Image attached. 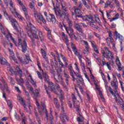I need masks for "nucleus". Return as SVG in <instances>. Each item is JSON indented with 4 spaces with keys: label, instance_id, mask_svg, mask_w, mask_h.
Masks as SVG:
<instances>
[{
    "label": "nucleus",
    "instance_id": "1",
    "mask_svg": "<svg viewBox=\"0 0 124 124\" xmlns=\"http://www.w3.org/2000/svg\"><path fill=\"white\" fill-rule=\"evenodd\" d=\"M29 27L27 26L26 27V31L27 32L28 35L32 39V38H35V39H38V35H37V31H38V30L36 27L31 24V22L29 23Z\"/></svg>",
    "mask_w": 124,
    "mask_h": 124
},
{
    "label": "nucleus",
    "instance_id": "2",
    "mask_svg": "<svg viewBox=\"0 0 124 124\" xmlns=\"http://www.w3.org/2000/svg\"><path fill=\"white\" fill-rule=\"evenodd\" d=\"M14 74L16 76H17V75H19L20 79H18L17 77H16V80L17 82L18 85H20L22 87L23 89H25V86H24V79L22 78V76H23V71L22 70L20 69L19 66H16L15 67V71L14 72Z\"/></svg>",
    "mask_w": 124,
    "mask_h": 124
},
{
    "label": "nucleus",
    "instance_id": "3",
    "mask_svg": "<svg viewBox=\"0 0 124 124\" xmlns=\"http://www.w3.org/2000/svg\"><path fill=\"white\" fill-rule=\"evenodd\" d=\"M4 17H5L6 19L7 20H9L12 23V25L14 29L17 31V32H20V30H19V24H18V22L16 21V19H13V17H12V16H10L7 13V12L4 11Z\"/></svg>",
    "mask_w": 124,
    "mask_h": 124
},
{
    "label": "nucleus",
    "instance_id": "4",
    "mask_svg": "<svg viewBox=\"0 0 124 124\" xmlns=\"http://www.w3.org/2000/svg\"><path fill=\"white\" fill-rule=\"evenodd\" d=\"M62 11L61 12V10L58 11V16L63 20V21H64L65 19L68 18V13L67 12L66 8L65 7H64V8H62Z\"/></svg>",
    "mask_w": 124,
    "mask_h": 124
},
{
    "label": "nucleus",
    "instance_id": "5",
    "mask_svg": "<svg viewBox=\"0 0 124 124\" xmlns=\"http://www.w3.org/2000/svg\"><path fill=\"white\" fill-rule=\"evenodd\" d=\"M41 108L42 109V111L41 110H40V109H38L39 113L40 116H42L43 114H46V116L47 118V120L48 121L49 120V118L48 117V111H47V108H46V106L44 102H41Z\"/></svg>",
    "mask_w": 124,
    "mask_h": 124
},
{
    "label": "nucleus",
    "instance_id": "6",
    "mask_svg": "<svg viewBox=\"0 0 124 124\" xmlns=\"http://www.w3.org/2000/svg\"><path fill=\"white\" fill-rule=\"evenodd\" d=\"M17 46L22 47V51L23 53H26L28 50V46H27V42L26 40H23V43H22V39H18V43L17 44Z\"/></svg>",
    "mask_w": 124,
    "mask_h": 124
},
{
    "label": "nucleus",
    "instance_id": "7",
    "mask_svg": "<svg viewBox=\"0 0 124 124\" xmlns=\"http://www.w3.org/2000/svg\"><path fill=\"white\" fill-rule=\"evenodd\" d=\"M34 17L38 23H39V21L42 22L43 24H46V20L43 17V16L41 14H38L36 11L34 12Z\"/></svg>",
    "mask_w": 124,
    "mask_h": 124
},
{
    "label": "nucleus",
    "instance_id": "8",
    "mask_svg": "<svg viewBox=\"0 0 124 124\" xmlns=\"http://www.w3.org/2000/svg\"><path fill=\"white\" fill-rule=\"evenodd\" d=\"M54 80L56 82L62 85L64 89H67V86L65 85V83L64 82V80H63L62 75H59L57 78L56 77L54 78Z\"/></svg>",
    "mask_w": 124,
    "mask_h": 124
},
{
    "label": "nucleus",
    "instance_id": "9",
    "mask_svg": "<svg viewBox=\"0 0 124 124\" xmlns=\"http://www.w3.org/2000/svg\"><path fill=\"white\" fill-rule=\"evenodd\" d=\"M76 111L78 112L77 115H79V117L77 118V121L78 122V124H85L84 123V117L80 114L81 110L79 108H76Z\"/></svg>",
    "mask_w": 124,
    "mask_h": 124
},
{
    "label": "nucleus",
    "instance_id": "10",
    "mask_svg": "<svg viewBox=\"0 0 124 124\" xmlns=\"http://www.w3.org/2000/svg\"><path fill=\"white\" fill-rule=\"evenodd\" d=\"M48 89L52 93H54L55 94H58V92L56 90V84H54L53 82H50L48 84Z\"/></svg>",
    "mask_w": 124,
    "mask_h": 124
},
{
    "label": "nucleus",
    "instance_id": "11",
    "mask_svg": "<svg viewBox=\"0 0 124 124\" xmlns=\"http://www.w3.org/2000/svg\"><path fill=\"white\" fill-rule=\"evenodd\" d=\"M105 52L106 53V54H107V55L109 56L110 58L108 59H110L111 61V62H114V56L113 54H112V52H111L107 47H105Z\"/></svg>",
    "mask_w": 124,
    "mask_h": 124
},
{
    "label": "nucleus",
    "instance_id": "12",
    "mask_svg": "<svg viewBox=\"0 0 124 124\" xmlns=\"http://www.w3.org/2000/svg\"><path fill=\"white\" fill-rule=\"evenodd\" d=\"M74 28L75 30L78 31V32L81 33V35H84V32L83 31V29L80 27V25L77 23H75Z\"/></svg>",
    "mask_w": 124,
    "mask_h": 124
},
{
    "label": "nucleus",
    "instance_id": "13",
    "mask_svg": "<svg viewBox=\"0 0 124 124\" xmlns=\"http://www.w3.org/2000/svg\"><path fill=\"white\" fill-rule=\"evenodd\" d=\"M50 18L49 17H46V20L48 22H52L53 24H57L58 21L56 20V17L53 15H50Z\"/></svg>",
    "mask_w": 124,
    "mask_h": 124
},
{
    "label": "nucleus",
    "instance_id": "14",
    "mask_svg": "<svg viewBox=\"0 0 124 124\" xmlns=\"http://www.w3.org/2000/svg\"><path fill=\"white\" fill-rule=\"evenodd\" d=\"M64 118L65 119H66V120H67V121H69V118L68 117V116H67V115H66L65 113H64L61 114L60 116V118L63 124H66L65 122V120H64Z\"/></svg>",
    "mask_w": 124,
    "mask_h": 124
},
{
    "label": "nucleus",
    "instance_id": "15",
    "mask_svg": "<svg viewBox=\"0 0 124 124\" xmlns=\"http://www.w3.org/2000/svg\"><path fill=\"white\" fill-rule=\"evenodd\" d=\"M102 53L103 54L102 59V62H106V61H105V58L106 60L109 59L110 58V55H108V54H106V52L104 50L102 51Z\"/></svg>",
    "mask_w": 124,
    "mask_h": 124
},
{
    "label": "nucleus",
    "instance_id": "16",
    "mask_svg": "<svg viewBox=\"0 0 124 124\" xmlns=\"http://www.w3.org/2000/svg\"><path fill=\"white\" fill-rule=\"evenodd\" d=\"M110 84L111 87H114L115 91L118 90V87L119 86V83L118 82V81L112 80L110 82Z\"/></svg>",
    "mask_w": 124,
    "mask_h": 124
},
{
    "label": "nucleus",
    "instance_id": "17",
    "mask_svg": "<svg viewBox=\"0 0 124 124\" xmlns=\"http://www.w3.org/2000/svg\"><path fill=\"white\" fill-rule=\"evenodd\" d=\"M74 74L77 77H78L80 79H78V81L80 82L81 85L82 86H85V83L84 82V80L83 79V78H82V76L81 75L77 74L75 72L74 73Z\"/></svg>",
    "mask_w": 124,
    "mask_h": 124
},
{
    "label": "nucleus",
    "instance_id": "18",
    "mask_svg": "<svg viewBox=\"0 0 124 124\" xmlns=\"http://www.w3.org/2000/svg\"><path fill=\"white\" fill-rule=\"evenodd\" d=\"M1 82L3 85V87H2V88H4V89H5L6 92H7L8 93H10V90H9V88H8L7 83H6V82H5V80H4V79H2Z\"/></svg>",
    "mask_w": 124,
    "mask_h": 124
},
{
    "label": "nucleus",
    "instance_id": "19",
    "mask_svg": "<svg viewBox=\"0 0 124 124\" xmlns=\"http://www.w3.org/2000/svg\"><path fill=\"white\" fill-rule=\"evenodd\" d=\"M71 47L72 49H73V51L74 52L76 56H79V55H80L79 52H78V50H77L76 46H75V45H74L73 44H71Z\"/></svg>",
    "mask_w": 124,
    "mask_h": 124
},
{
    "label": "nucleus",
    "instance_id": "20",
    "mask_svg": "<svg viewBox=\"0 0 124 124\" xmlns=\"http://www.w3.org/2000/svg\"><path fill=\"white\" fill-rule=\"evenodd\" d=\"M62 36H63L64 38V40H63L64 43L66 44V45H68V43H69V40H68L67 35L65 34L64 32H62Z\"/></svg>",
    "mask_w": 124,
    "mask_h": 124
},
{
    "label": "nucleus",
    "instance_id": "21",
    "mask_svg": "<svg viewBox=\"0 0 124 124\" xmlns=\"http://www.w3.org/2000/svg\"><path fill=\"white\" fill-rule=\"evenodd\" d=\"M105 64H106L108 69H109V70H111L112 69V67L111 66H112L113 65V64H114V63L113 62H103V66H104V65H105Z\"/></svg>",
    "mask_w": 124,
    "mask_h": 124
},
{
    "label": "nucleus",
    "instance_id": "22",
    "mask_svg": "<svg viewBox=\"0 0 124 124\" xmlns=\"http://www.w3.org/2000/svg\"><path fill=\"white\" fill-rule=\"evenodd\" d=\"M73 9L74 10L75 13L76 14L82 15V11H81V9H79L76 7H74L73 8Z\"/></svg>",
    "mask_w": 124,
    "mask_h": 124
},
{
    "label": "nucleus",
    "instance_id": "23",
    "mask_svg": "<svg viewBox=\"0 0 124 124\" xmlns=\"http://www.w3.org/2000/svg\"><path fill=\"white\" fill-rule=\"evenodd\" d=\"M43 76L44 77L45 82H46L48 84H50V79H49V76L47 75V73H43Z\"/></svg>",
    "mask_w": 124,
    "mask_h": 124
},
{
    "label": "nucleus",
    "instance_id": "24",
    "mask_svg": "<svg viewBox=\"0 0 124 124\" xmlns=\"http://www.w3.org/2000/svg\"><path fill=\"white\" fill-rule=\"evenodd\" d=\"M77 84L78 86V88L81 92V93H84V90H83V88L85 87V84L84 86L82 85L83 86L82 87L80 85V84H81V82L79 81V80H77Z\"/></svg>",
    "mask_w": 124,
    "mask_h": 124
},
{
    "label": "nucleus",
    "instance_id": "25",
    "mask_svg": "<svg viewBox=\"0 0 124 124\" xmlns=\"http://www.w3.org/2000/svg\"><path fill=\"white\" fill-rule=\"evenodd\" d=\"M41 51L42 52V55L44 59H45L46 62H48V58L46 55V51L42 48H41Z\"/></svg>",
    "mask_w": 124,
    "mask_h": 124
},
{
    "label": "nucleus",
    "instance_id": "26",
    "mask_svg": "<svg viewBox=\"0 0 124 124\" xmlns=\"http://www.w3.org/2000/svg\"><path fill=\"white\" fill-rule=\"evenodd\" d=\"M116 64L118 66V71H123L124 69V67L122 65L121 62H117Z\"/></svg>",
    "mask_w": 124,
    "mask_h": 124
},
{
    "label": "nucleus",
    "instance_id": "27",
    "mask_svg": "<svg viewBox=\"0 0 124 124\" xmlns=\"http://www.w3.org/2000/svg\"><path fill=\"white\" fill-rule=\"evenodd\" d=\"M55 86L56 87V89L61 94H62L63 93V92H62V89H61V87H60V85L58 83H55Z\"/></svg>",
    "mask_w": 124,
    "mask_h": 124
},
{
    "label": "nucleus",
    "instance_id": "28",
    "mask_svg": "<svg viewBox=\"0 0 124 124\" xmlns=\"http://www.w3.org/2000/svg\"><path fill=\"white\" fill-rule=\"evenodd\" d=\"M64 76L65 78V82L67 84V85L68 86V85H69V78L70 77H69V76L68 75H67L66 73H64Z\"/></svg>",
    "mask_w": 124,
    "mask_h": 124
},
{
    "label": "nucleus",
    "instance_id": "29",
    "mask_svg": "<svg viewBox=\"0 0 124 124\" xmlns=\"http://www.w3.org/2000/svg\"><path fill=\"white\" fill-rule=\"evenodd\" d=\"M35 117L39 124H41V120L40 119V117L38 116V113L36 112H34Z\"/></svg>",
    "mask_w": 124,
    "mask_h": 124
},
{
    "label": "nucleus",
    "instance_id": "30",
    "mask_svg": "<svg viewBox=\"0 0 124 124\" xmlns=\"http://www.w3.org/2000/svg\"><path fill=\"white\" fill-rule=\"evenodd\" d=\"M54 104L57 108H60V103H59V101L56 98H54Z\"/></svg>",
    "mask_w": 124,
    "mask_h": 124
},
{
    "label": "nucleus",
    "instance_id": "31",
    "mask_svg": "<svg viewBox=\"0 0 124 124\" xmlns=\"http://www.w3.org/2000/svg\"><path fill=\"white\" fill-rule=\"evenodd\" d=\"M27 88L28 89H30V92H32V94H33L34 99H36V95L33 92V88L31 86Z\"/></svg>",
    "mask_w": 124,
    "mask_h": 124
},
{
    "label": "nucleus",
    "instance_id": "32",
    "mask_svg": "<svg viewBox=\"0 0 124 124\" xmlns=\"http://www.w3.org/2000/svg\"><path fill=\"white\" fill-rule=\"evenodd\" d=\"M19 102L21 105H22L25 109H26L27 105L26 104V101H25L24 99H22L21 101H20Z\"/></svg>",
    "mask_w": 124,
    "mask_h": 124
},
{
    "label": "nucleus",
    "instance_id": "33",
    "mask_svg": "<svg viewBox=\"0 0 124 124\" xmlns=\"http://www.w3.org/2000/svg\"><path fill=\"white\" fill-rule=\"evenodd\" d=\"M72 99L73 100V103L74 104V106H75V102L77 101V98H76V96H75V94H72Z\"/></svg>",
    "mask_w": 124,
    "mask_h": 124
},
{
    "label": "nucleus",
    "instance_id": "34",
    "mask_svg": "<svg viewBox=\"0 0 124 124\" xmlns=\"http://www.w3.org/2000/svg\"><path fill=\"white\" fill-rule=\"evenodd\" d=\"M0 88L2 91H3V97L5 98V99H7L6 96H5V92H4V88L2 87V84L1 83L0 84Z\"/></svg>",
    "mask_w": 124,
    "mask_h": 124
},
{
    "label": "nucleus",
    "instance_id": "35",
    "mask_svg": "<svg viewBox=\"0 0 124 124\" xmlns=\"http://www.w3.org/2000/svg\"><path fill=\"white\" fill-rule=\"evenodd\" d=\"M14 11L16 16L18 17V19H20V20H23V17H22V16H21V15H20V14H19L17 11H16V9H14Z\"/></svg>",
    "mask_w": 124,
    "mask_h": 124
},
{
    "label": "nucleus",
    "instance_id": "36",
    "mask_svg": "<svg viewBox=\"0 0 124 124\" xmlns=\"http://www.w3.org/2000/svg\"><path fill=\"white\" fill-rule=\"evenodd\" d=\"M52 32L51 31H49L48 32H47V37L50 41L53 42V37H52Z\"/></svg>",
    "mask_w": 124,
    "mask_h": 124
},
{
    "label": "nucleus",
    "instance_id": "37",
    "mask_svg": "<svg viewBox=\"0 0 124 124\" xmlns=\"http://www.w3.org/2000/svg\"><path fill=\"white\" fill-rule=\"evenodd\" d=\"M0 62H7V61L5 59V58H4L2 57V55H1V54L0 53Z\"/></svg>",
    "mask_w": 124,
    "mask_h": 124
},
{
    "label": "nucleus",
    "instance_id": "38",
    "mask_svg": "<svg viewBox=\"0 0 124 124\" xmlns=\"http://www.w3.org/2000/svg\"><path fill=\"white\" fill-rule=\"evenodd\" d=\"M69 69L70 70V75H73V74L75 72L73 70V68H72V65L70 64L69 66Z\"/></svg>",
    "mask_w": 124,
    "mask_h": 124
},
{
    "label": "nucleus",
    "instance_id": "39",
    "mask_svg": "<svg viewBox=\"0 0 124 124\" xmlns=\"http://www.w3.org/2000/svg\"><path fill=\"white\" fill-rule=\"evenodd\" d=\"M21 116L22 117V124H26V116H25V114L24 113H21Z\"/></svg>",
    "mask_w": 124,
    "mask_h": 124
},
{
    "label": "nucleus",
    "instance_id": "40",
    "mask_svg": "<svg viewBox=\"0 0 124 124\" xmlns=\"http://www.w3.org/2000/svg\"><path fill=\"white\" fill-rule=\"evenodd\" d=\"M10 37L12 40V41L13 42L14 44H15V45L16 46H18V45H17V41H16V40H15V39H14V38H13V37H12V35H11V34H10Z\"/></svg>",
    "mask_w": 124,
    "mask_h": 124
},
{
    "label": "nucleus",
    "instance_id": "41",
    "mask_svg": "<svg viewBox=\"0 0 124 124\" xmlns=\"http://www.w3.org/2000/svg\"><path fill=\"white\" fill-rule=\"evenodd\" d=\"M66 19H67V21L69 25V28H72V26L73 25V23L72 22V21L70 20L69 18H68H68Z\"/></svg>",
    "mask_w": 124,
    "mask_h": 124
},
{
    "label": "nucleus",
    "instance_id": "42",
    "mask_svg": "<svg viewBox=\"0 0 124 124\" xmlns=\"http://www.w3.org/2000/svg\"><path fill=\"white\" fill-rule=\"evenodd\" d=\"M8 107L10 108L11 110L12 109V102L11 100H9L7 101Z\"/></svg>",
    "mask_w": 124,
    "mask_h": 124
},
{
    "label": "nucleus",
    "instance_id": "43",
    "mask_svg": "<svg viewBox=\"0 0 124 124\" xmlns=\"http://www.w3.org/2000/svg\"><path fill=\"white\" fill-rule=\"evenodd\" d=\"M60 64L61 65V67H63L64 68H65V67H68V64L67 62H65L64 64L62 62H60Z\"/></svg>",
    "mask_w": 124,
    "mask_h": 124
},
{
    "label": "nucleus",
    "instance_id": "44",
    "mask_svg": "<svg viewBox=\"0 0 124 124\" xmlns=\"http://www.w3.org/2000/svg\"><path fill=\"white\" fill-rule=\"evenodd\" d=\"M25 57L26 58V60L25 61V62H31V58H30V55H26Z\"/></svg>",
    "mask_w": 124,
    "mask_h": 124
},
{
    "label": "nucleus",
    "instance_id": "45",
    "mask_svg": "<svg viewBox=\"0 0 124 124\" xmlns=\"http://www.w3.org/2000/svg\"><path fill=\"white\" fill-rule=\"evenodd\" d=\"M44 87L45 90H46V92L48 95V97H49V98H51V95H50V93H49V91H48V90H47L48 89V87H47L46 84H45Z\"/></svg>",
    "mask_w": 124,
    "mask_h": 124
},
{
    "label": "nucleus",
    "instance_id": "46",
    "mask_svg": "<svg viewBox=\"0 0 124 124\" xmlns=\"http://www.w3.org/2000/svg\"><path fill=\"white\" fill-rule=\"evenodd\" d=\"M24 92L25 93V95L28 98V100H31V97L30 96V93H29V92L28 91H27L26 90H25Z\"/></svg>",
    "mask_w": 124,
    "mask_h": 124
},
{
    "label": "nucleus",
    "instance_id": "47",
    "mask_svg": "<svg viewBox=\"0 0 124 124\" xmlns=\"http://www.w3.org/2000/svg\"><path fill=\"white\" fill-rule=\"evenodd\" d=\"M31 84L33 86V87H35V88H36V84L35 82H34V80H33V79L31 78V80L30 81Z\"/></svg>",
    "mask_w": 124,
    "mask_h": 124
},
{
    "label": "nucleus",
    "instance_id": "48",
    "mask_svg": "<svg viewBox=\"0 0 124 124\" xmlns=\"http://www.w3.org/2000/svg\"><path fill=\"white\" fill-rule=\"evenodd\" d=\"M50 73L53 76L54 78L56 77V71L53 69L50 70Z\"/></svg>",
    "mask_w": 124,
    "mask_h": 124
},
{
    "label": "nucleus",
    "instance_id": "49",
    "mask_svg": "<svg viewBox=\"0 0 124 124\" xmlns=\"http://www.w3.org/2000/svg\"><path fill=\"white\" fill-rule=\"evenodd\" d=\"M109 37V39L110 40V42L112 44V45H113V47H115V43H114V39H113V38H112V37Z\"/></svg>",
    "mask_w": 124,
    "mask_h": 124
},
{
    "label": "nucleus",
    "instance_id": "50",
    "mask_svg": "<svg viewBox=\"0 0 124 124\" xmlns=\"http://www.w3.org/2000/svg\"><path fill=\"white\" fill-rule=\"evenodd\" d=\"M111 4V3L109 1H107L105 4L104 8H107V7Z\"/></svg>",
    "mask_w": 124,
    "mask_h": 124
},
{
    "label": "nucleus",
    "instance_id": "51",
    "mask_svg": "<svg viewBox=\"0 0 124 124\" xmlns=\"http://www.w3.org/2000/svg\"><path fill=\"white\" fill-rule=\"evenodd\" d=\"M36 100V104L38 107V110H39V109H40V105H39V103L38 102V101H37V98H36V99H35Z\"/></svg>",
    "mask_w": 124,
    "mask_h": 124
},
{
    "label": "nucleus",
    "instance_id": "52",
    "mask_svg": "<svg viewBox=\"0 0 124 124\" xmlns=\"http://www.w3.org/2000/svg\"><path fill=\"white\" fill-rule=\"evenodd\" d=\"M16 58L18 59L19 62H23V59H22V57L20 56V55H19L18 54H16Z\"/></svg>",
    "mask_w": 124,
    "mask_h": 124
},
{
    "label": "nucleus",
    "instance_id": "53",
    "mask_svg": "<svg viewBox=\"0 0 124 124\" xmlns=\"http://www.w3.org/2000/svg\"><path fill=\"white\" fill-rule=\"evenodd\" d=\"M59 98H60V100L61 102V105H62H62H63L62 101L63 100V98H64V97H63V95H62V94H61V96L59 97Z\"/></svg>",
    "mask_w": 124,
    "mask_h": 124
},
{
    "label": "nucleus",
    "instance_id": "54",
    "mask_svg": "<svg viewBox=\"0 0 124 124\" xmlns=\"http://www.w3.org/2000/svg\"><path fill=\"white\" fill-rule=\"evenodd\" d=\"M16 119L17 120L19 121V122H21V118H20V116H19L18 115H17V113H16L15 115Z\"/></svg>",
    "mask_w": 124,
    "mask_h": 124
},
{
    "label": "nucleus",
    "instance_id": "55",
    "mask_svg": "<svg viewBox=\"0 0 124 124\" xmlns=\"http://www.w3.org/2000/svg\"><path fill=\"white\" fill-rule=\"evenodd\" d=\"M61 57L62 59L63 60L64 62H67L66 58H65V57H64V56H63L62 54H61Z\"/></svg>",
    "mask_w": 124,
    "mask_h": 124
},
{
    "label": "nucleus",
    "instance_id": "56",
    "mask_svg": "<svg viewBox=\"0 0 124 124\" xmlns=\"http://www.w3.org/2000/svg\"><path fill=\"white\" fill-rule=\"evenodd\" d=\"M56 52L57 60H58V62H61V59H60V55L59 54V52H58L57 51H56Z\"/></svg>",
    "mask_w": 124,
    "mask_h": 124
},
{
    "label": "nucleus",
    "instance_id": "57",
    "mask_svg": "<svg viewBox=\"0 0 124 124\" xmlns=\"http://www.w3.org/2000/svg\"><path fill=\"white\" fill-rule=\"evenodd\" d=\"M35 93H36V98H37L38 96V95L39 94V93H40V91H39V90L38 89H35Z\"/></svg>",
    "mask_w": 124,
    "mask_h": 124
},
{
    "label": "nucleus",
    "instance_id": "58",
    "mask_svg": "<svg viewBox=\"0 0 124 124\" xmlns=\"http://www.w3.org/2000/svg\"><path fill=\"white\" fill-rule=\"evenodd\" d=\"M68 31L71 32V35L73 34H74V31H73V29H72V27L69 28Z\"/></svg>",
    "mask_w": 124,
    "mask_h": 124
},
{
    "label": "nucleus",
    "instance_id": "59",
    "mask_svg": "<svg viewBox=\"0 0 124 124\" xmlns=\"http://www.w3.org/2000/svg\"><path fill=\"white\" fill-rule=\"evenodd\" d=\"M76 18H82V19H84L85 18V16H82V15H75Z\"/></svg>",
    "mask_w": 124,
    "mask_h": 124
},
{
    "label": "nucleus",
    "instance_id": "60",
    "mask_svg": "<svg viewBox=\"0 0 124 124\" xmlns=\"http://www.w3.org/2000/svg\"><path fill=\"white\" fill-rule=\"evenodd\" d=\"M87 16V18H88L90 21L89 22H92L93 21V16Z\"/></svg>",
    "mask_w": 124,
    "mask_h": 124
},
{
    "label": "nucleus",
    "instance_id": "61",
    "mask_svg": "<svg viewBox=\"0 0 124 124\" xmlns=\"http://www.w3.org/2000/svg\"><path fill=\"white\" fill-rule=\"evenodd\" d=\"M33 2H31L30 4V8L31 9H33L34 8V6H33Z\"/></svg>",
    "mask_w": 124,
    "mask_h": 124
},
{
    "label": "nucleus",
    "instance_id": "62",
    "mask_svg": "<svg viewBox=\"0 0 124 124\" xmlns=\"http://www.w3.org/2000/svg\"><path fill=\"white\" fill-rule=\"evenodd\" d=\"M10 78L11 79V83L12 85H15V81L13 80V78L12 77H10Z\"/></svg>",
    "mask_w": 124,
    "mask_h": 124
},
{
    "label": "nucleus",
    "instance_id": "63",
    "mask_svg": "<svg viewBox=\"0 0 124 124\" xmlns=\"http://www.w3.org/2000/svg\"><path fill=\"white\" fill-rule=\"evenodd\" d=\"M8 51L10 52V55L14 56V52H13V50L10 49V48H8Z\"/></svg>",
    "mask_w": 124,
    "mask_h": 124
},
{
    "label": "nucleus",
    "instance_id": "64",
    "mask_svg": "<svg viewBox=\"0 0 124 124\" xmlns=\"http://www.w3.org/2000/svg\"><path fill=\"white\" fill-rule=\"evenodd\" d=\"M120 85L121 86V89L122 90V91H123L124 92V86H123V82L121 80H119Z\"/></svg>",
    "mask_w": 124,
    "mask_h": 124
}]
</instances>
